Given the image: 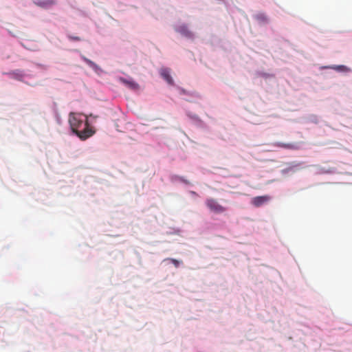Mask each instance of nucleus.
Wrapping results in <instances>:
<instances>
[{
	"mask_svg": "<svg viewBox=\"0 0 352 352\" xmlns=\"http://www.w3.org/2000/svg\"><path fill=\"white\" fill-rule=\"evenodd\" d=\"M256 19H260L263 21H267L266 16L263 14H259L256 15Z\"/></svg>",
	"mask_w": 352,
	"mask_h": 352,
	"instance_id": "obj_12",
	"label": "nucleus"
},
{
	"mask_svg": "<svg viewBox=\"0 0 352 352\" xmlns=\"http://www.w3.org/2000/svg\"><path fill=\"white\" fill-rule=\"evenodd\" d=\"M162 78L170 85L173 84V80L170 74V70L167 68H163L160 71Z\"/></svg>",
	"mask_w": 352,
	"mask_h": 352,
	"instance_id": "obj_6",
	"label": "nucleus"
},
{
	"mask_svg": "<svg viewBox=\"0 0 352 352\" xmlns=\"http://www.w3.org/2000/svg\"><path fill=\"white\" fill-rule=\"evenodd\" d=\"M337 71L347 72L350 71V69L344 65H338L333 67Z\"/></svg>",
	"mask_w": 352,
	"mask_h": 352,
	"instance_id": "obj_10",
	"label": "nucleus"
},
{
	"mask_svg": "<svg viewBox=\"0 0 352 352\" xmlns=\"http://www.w3.org/2000/svg\"><path fill=\"white\" fill-rule=\"evenodd\" d=\"M168 260L170 261L176 267H177L180 264V261L175 258H168Z\"/></svg>",
	"mask_w": 352,
	"mask_h": 352,
	"instance_id": "obj_11",
	"label": "nucleus"
},
{
	"mask_svg": "<svg viewBox=\"0 0 352 352\" xmlns=\"http://www.w3.org/2000/svg\"><path fill=\"white\" fill-rule=\"evenodd\" d=\"M119 80L128 88L132 90H138L139 89V85L132 79H126L124 78L120 77Z\"/></svg>",
	"mask_w": 352,
	"mask_h": 352,
	"instance_id": "obj_4",
	"label": "nucleus"
},
{
	"mask_svg": "<svg viewBox=\"0 0 352 352\" xmlns=\"http://www.w3.org/2000/svg\"><path fill=\"white\" fill-rule=\"evenodd\" d=\"M206 205L209 210L216 214L223 213L226 210V208L221 206L219 202L212 198H208L206 200Z\"/></svg>",
	"mask_w": 352,
	"mask_h": 352,
	"instance_id": "obj_2",
	"label": "nucleus"
},
{
	"mask_svg": "<svg viewBox=\"0 0 352 352\" xmlns=\"http://www.w3.org/2000/svg\"><path fill=\"white\" fill-rule=\"evenodd\" d=\"M176 31L179 33H180L182 35H183L185 37L192 38H193V34L192 32L188 28V27L185 25L179 26Z\"/></svg>",
	"mask_w": 352,
	"mask_h": 352,
	"instance_id": "obj_5",
	"label": "nucleus"
},
{
	"mask_svg": "<svg viewBox=\"0 0 352 352\" xmlns=\"http://www.w3.org/2000/svg\"><path fill=\"white\" fill-rule=\"evenodd\" d=\"M69 39L71 41H80L81 38L79 36H68Z\"/></svg>",
	"mask_w": 352,
	"mask_h": 352,
	"instance_id": "obj_13",
	"label": "nucleus"
},
{
	"mask_svg": "<svg viewBox=\"0 0 352 352\" xmlns=\"http://www.w3.org/2000/svg\"><path fill=\"white\" fill-rule=\"evenodd\" d=\"M69 123L72 131L82 140L89 138L94 133V131L89 126L87 118L84 115L70 113Z\"/></svg>",
	"mask_w": 352,
	"mask_h": 352,
	"instance_id": "obj_1",
	"label": "nucleus"
},
{
	"mask_svg": "<svg viewBox=\"0 0 352 352\" xmlns=\"http://www.w3.org/2000/svg\"><path fill=\"white\" fill-rule=\"evenodd\" d=\"M82 59L94 70L97 71L98 69H99V67L92 60H89L84 56H82Z\"/></svg>",
	"mask_w": 352,
	"mask_h": 352,
	"instance_id": "obj_8",
	"label": "nucleus"
},
{
	"mask_svg": "<svg viewBox=\"0 0 352 352\" xmlns=\"http://www.w3.org/2000/svg\"><path fill=\"white\" fill-rule=\"evenodd\" d=\"M36 4L40 6V7H42V8H45L47 7V6H50V5H52L54 4V1H39L36 3Z\"/></svg>",
	"mask_w": 352,
	"mask_h": 352,
	"instance_id": "obj_9",
	"label": "nucleus"
},
{
	"mask_svg": "<svg viewBox=\"0 0 352 352\" xmlns=\"http://www.w3.org/2000/svg\"><path fill=\"white\" fill-rule=\"evenodd\" d=\"M274 146L285 149H295L296 146L292 143H283V142H276L274 143Z\"/></svg>",
	"mask_w": 352,
	"mask_h": 352,
	"instance_id": "obj_7",
	"label": "nucleus"
},
{
	"mask_svg": "<svg viewBox=\"0 0 352 352\" xmlns=\"http://www.w3.org/2000/svg\"><path fill=\"white\" fill-rule=\"evenodd\" d=\"M270 199L271 197L269 195L258 196L254 197L252 199L251 203L256 207H260L267 203Z\"/></svg>",
	"mask_w": 352,
	"mask_h": 352,
	"instance_id": "obj_3",
	"label": "nucleus"
}]
</instances>
